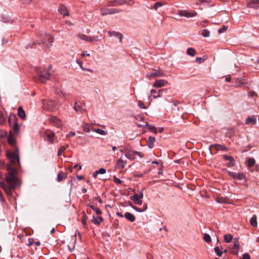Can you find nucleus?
<instances>
[{
  "label": "nucleus",
  "instance_id": "nucleus-1",
  "mask_svg": "<svg viewBox=\"0 0 259 259\" xmlns=\"http://www.w3.org/2000/svg\"><path fill=\"white\" fill-rule=\"evenodd\" d=\"M7 169L9 172L6 176V180L11 188L14 189L17 184V178L16 176L17 171L15 168H13L11 166H8Z\"/></svg>",
  "mask_w": 259,
  "mask_h": 259
},
{
  "label": "nucleus",
  "instance_id": "nucleus-2",
  "mask_svg": "<svg viewBox=\"0 0 259 259\" xmlns=\"http://www.w3.org/2000/svg\"><path fill=\"white\" fill-rule=\"evenodd\" d=\"M51 68L52 66L49 65L48 70H44L42 71L40 70L38 72V75L35 77V80L42 83H45L47 80H48L50 78L51 74L49 72V70L51 69Z\"/></svg>",
  "mask_w": 259,
  "mask_h": 259
},
{
  "label": "nucleus",
  "instance_id": "nucleus-3",
  "mask_svg": "<svg viewBox=\"0 0 259 259\" xmlns=\"http://www.w3.org/2000/svg\"><path fill=\"white\" fill-rule=\"evenodd\" d=\"M42 102L43 108L49 111H54L58 107V103L52 100H43Z\"/></svg>",
  "mask_w": 259,
  "mask_h": 259
},
{
  "label": "nucleus",
  "instance_id": "nucleus-4",
  "mask_svg": "<svg viewBox=\"0 0 259 259\" xmlns=\"http://www.w3.org/2000/svg\"><path fill=\"white\" fill-rule=\"evenodd\" d=\"M7 156L13 164H20L18 149L13 152H8Z\"/></svg>",
  "mask_w": 259,
  "mask_h": 259
},
{
  "label": "nucleus",
  "instance_id": "nucleus-5",
  "mask_svg": "<svg viewBox=\"0 0 259 259\" xmlns=\"http://www.w3.org/2000/svg\"><path fill=\"white\" fill-rule=\"evenodd\" d=\"M143 197V194L142 192H140L139 194H135L134 195L130 196V199L134 201L135 204L141 205Z\"/></svg>",
  "mask_w": 259,
  "mask_h": 259
},
{
  "label": "nucleus",
  "instance_id": "nucleus-6",
  "mask_svg": "<svg viewBox=\"0 0 259 259\" xmlns=\"http://www.w3.org/2000/svg\"><path fill=\"white\" fill-rule=\"evenodd\" d=\"M42 37L43 38V40H41L40 41H37L36 43L40 44L41 43H47L49 42L50 46L52 45V43L53 41V38L50 35H48L45 33L42 34Z\"/></svg>",
  "mask_w": 259,
  "mask_h": 259
},
{
  "label": "nucleus",
  "instance_id": "nucleus-7",
  "mask_svg": "<svg viewBox=\"0 0 259 259\" xmlns=\"http://www.w3.org/2000/svg\"><path fill=\"white\" fill-rule=\"evenodd\" d=\"M127 163V160L123 159V156L121 155L120 158H119L116 162L115 167L116 169H123L125 167Z\"/></svg>",
  "mask_w": 259,
  "mask_h": 259
},
{
  "label": "nucleus",
  "instance_id": "nucleus-8",
  "mask_svg": "<svg viewBox=\"0 0 259 259\" xmlns=\"http://www.w3.org/2000/svg\"><path fill=\"white\" fill-rule=\"evenodd\" d=\"M228 174L235 180H243L245 179V176L242 172L235 173L230 171H228Z\"/></svg>",
  "mask_w": 259,
  "mask_h": 259
},
{
  "label": "nucleus",
  "instance_id": "nucleus-9",
  "mask_svg": "<svg viewBox=\"0 0 259 259\" xmlns=\"http://www.w3.org/2000/svg\"><path fill=\"white\" fill-rule=\"evenodd\" d=\"M178 15L180 16H183L187 18H190L196 16L197 13L195 11H193V12H190L186 10H181L179 11Z\"/></svg>",
  "mask_w": 259,
  "mask_h": 259
},
{
  "label": "nucleus",
  "instance_id": "nucleus-10",
  "mask_svg": "<svg viewBox=\"0 0 259 259\" xmlns=\"http://www.w3.org/2000/svg\"><path fill=\"white\" fill-rule=\"evenodd\" d=\"M77 37L78 38H79L80 39L85 40L87 41L93 42V41H97L98 40V39L97 38H96L95 37L89 36H87L85 34H81V33L78 34L77 35Z\"/></svg>",
  "mask_w": 259,
  "mask_h": 259
},
{
  "label": "nucleus",
  "instance_id": "nucleus-11",
  "mask_svg": "<svg viewBox=\"0 0 259 259\" xmlns=\"http://www.w3.org/2000/svg\"><path fill=\"white\" fill-rule=\"evenodd\" d=\"M239 242L238 239L235 238L233 241V246L231 248V252L234 254H237L238 253V249L239 247Z\"/></svg>",
  "mask_w": 259,
  "mask_h": 259
},
{
  "label": "nucleus",
  "instance_id": "nucleus-12",
  "mask_svg": "<svg viewBox=\"0 0 259 259\" xmlns=\"http://www.w3.org/2000/svg\"><path fill=\"white\" fill-rule=\"evenodd\" d=\"M49 120L51 123L57 127H60L62 125V121L56 117H51Z\"/></svg>",
  "mask_w": 259,
  "mask_h": 259
},
{
  "label": "nucleus",
  "instance_id": "nucleus-13",
  "mask_svg": "<svg viewBox=\"0 0 259 259\" xmlns=\"http://www.w3.org/2000/svg\"><path fill=\"white\" fill-rule=\"evenodd\" d=\"M118 11L114 9H106L102 8L101 9V13L102 16H105L108 14H114L117 13Z\"/></svg>",
  "mask_w": 259,
  "mask_h": 259
},
{
  "label": "nucleus",
  "instance_id": "nucleus-14",
  "mask_svg": "<svg viewBox=\"0 0 259 259\" xmlns=\"http://www.w3.org/2000/svg\"><path fill=\"white\" fill-rule=\"evenodd\" d=\"M214 149L215 150H217V151H228V149L222 145H220V144H212L211 145L209 146V149L210 150H211V149Z\"/></svg>",
  "mask_w": 259,
  "mask_h": 259
},
{
  "label": "nucleus",
  "instance_id": "nucleus-15",
  "mask_svg": "<svg viewBox=\"0 0 259 259\" xmlns=\"http://www.w3.org/2000/svg\"><path fill=\"white\" fill-rule=\"evenodd\" d=\"M167 83L168 82L167 80L164 79H157L154 82L153 87L158 88L165 86Z\"/></svg>",
  "mask_w": 259,
  "mask_h": 259
},
{
  "label": "nucleus",
  "instance_id": "nucleus-16",
  "mask_svg": "<svg viewBox=\"0 0 259 259\" xmlns=\"http://www.w3.org/2000/svg\"><path fill=\"white\" fill-rule=\"evenodd\" d=\"M247 7L251 9L259 8V0H251L247 4Z\"/></svg>",
  "mask_w": 259,
  "mask_h": 259
},
{
  "label": "nucleus",
  "instance_id": "nucleus-17",
  "mask_svg": "<svg viewBox=\"0 0 259 259\" xmlns=\"http://www.w3.org/2000/svg\"><path fill=\"white\" fill-rule=\"evenodd\" d=\"M124 151L125 152V156L127 159L133 160L135 158V151L132 150H126L125 149H124Z\"/></svg>",
  "mask_w": 259,
  "mask_h": 259
},
{
  "label": "nucleus",
  "instance_id": "nucleus-18",
  "mask_svg": "<svg viewBox=\"0 0 259 259\" xmlns=\"http://www.w3.org/2000/svg\"><path fill=\"white\" fill-rule=\"evenodd\" d=\"M223 158L226 160H230V162L227 165V166L231 167L235 165V160L232 156L224 155Z\"/></svg>",
  "mask_w": 259,
  "mask_h": 259
},
{
  "label": "nucleus",
  "instance_id": "nucleus-19",
  "mask_svg": "<svg viewBox=\"0 0 259 259\" xmlns=\"http://www.w3.org/2000/svg\"><path fill=\"white\" fill-rule=\"evenodd\" d=\"M164 90H158L157 91L156 90H151V93L152 95L153 98L154 99H156L161 97L162 92Z\"/></svg>",
  "mask_w": 259,
  "mask_h": 259
},
{
  "label": "nucleus",
  "instance_id": "nucleus-20",
  "mask_svg": "<svg viewBox=\"0 0 259 259\" xmlns=\"http://www.w3.org/2000/svg\"><path fill=\"white\" fill-rule=\"evenodd\" d=\"M84 105L80 102H75L74 105L75 110L78 113H82L84 109H83Z\"/></svg>",
  "mask_w": 259,
  "mask_h": 259
},
{
  "label": "nucleus",
  "instance_id": "nucleus-21",
  "mask_svg": "<svg viewBox=\"0 0 259 259\" xmlns=\"http://www.w3.org/2000/svg\"><path fill=\"white\" fill-rule=\"evenodd\" d=\"M0 186L2 188H3L5 191V192L8 194H10L11 193V191H12V189L11 188V187L9 185L7 186L4 182H3V181L0 182Z\"/></svg>",
  "mask_w": 259,
  "mask_h": 259
},
{
  "label": "nucleus",
  "instance_id": "nucleus-22",
  "mask_svg": "<svg viewBox=\"0 0 259 259\" xmlns=\"http://www.w3.org/2000/svg\"><path fill=\"white\" fill-rule=\"evenodd\" d=\"M147 75L148 77L161 76L163 75V72L160 70H155L153 72L148 73Z\"/></svg>",
  "mask_w": 259,
  "mask_h": 259
},
{
  "label": "nucleus",
  "instance_id": "nucleus-23",
  "mask_svg": "<svg viewBox=\"0 0 259 259\" xmlns=\"http://www.w3.org/2000/svg\"><path fill=\"white\" fill-rule=\"evenodd\" d=\"M155 142V138L152 136H150L147 141V145L150 149L153 148L154 145V143Z\"/></svg>",
  "mask_w": 259,
  "mask_h": 259
},
{
  "label": "nucleus",
  "instance_id": "nucleus-24",
  "mask_svg": "<svg viewBox=\"0 0 259 259\" xmlns=\"http://www.w3.org/2000/svg\"><path fill=\"white\" fill-rule=\"evenodd\" d=\"M108 33L110 36H115L119 38V41L121 42L122 39V35L121 33H118L115 31H108Z\"/></svg>",
  "mask_w": 259,
  "mask_h": 259
},
{
  "label": "nucleus",
  "instance_id": "nucleus-25",
  "mask_svg": "<svg viewBox=\"0 0 259 259\" xmlns=\"http://www.w3.org/2000/svg\"><path fill=\"white\" fill-rule=\"evenodd\" d=\"M59 11L60 14L64 16L68 15V12L66 7L64 5H60L59 8Z\"/></svg>",
  "mask_w": 259,
  "mask_h": 259
},
{
  "label": "nucleus",
  "instance_id": "nucleus-26",
  "mask_svg": "<svg viewBox=\"0 0 259 259\" xmlns=\"http://www.w3.org/2000/svg\"><path fill=\"white\" fill-rule=\"evenodd\" d=\"M256 121V118L254 116H248L247 118L246 119L245 123L246 124H255Z\"/></svg>",
  "mask_w": 259,
  "mask_h": 259
},
{
  "label": "nucleus",
  "instance_id": "nucleus-27",
  "mask_svg": "<svg viewBox=\"0 0 259 259\" xmlns=\"http://www.w3.org/2000/svg\"><path fill=\"white\" fill-rule=\"evenodd\" d=\"M18 115L23 119H25L26 118L25 112L21 107H19L18 108Z\"/></svg>",
  "mask_w": 259,
  "mask_h": 259
},
{
  "label": "nucleus",
  "instance_id": "nucleus-28",
  "mask_svg": "<svg viewBox=\"0 0 259 259\" xmlns=\"http://www.w3.org/2000/svg\"><path fill=\"white\" fill-rule=\"evenodd\" d=\"M106 172L105 168H101L98 170L95 171L93 174L94 178H96L99 174H104Z\"/></svg>",
  "mask_w": 259,
  "mask_h": 259
},
{
  "label": "nucleus",
  "instance_id": "nucleus-29",
  "mask_svg": "<svg viewBox=\"0 0 259 259\" xmlns=\"http://www.w3.org/2000/svg\"><path fill=\"white\" fill-rule=\"evenodd\" d=\"M103 221V219L101 217H98L97 218L93 217L92 222L96 225H99Z\"/></svg>",
  "mask_w": 259,
  "mask_h": 259
},
{
  "label": "nucleus",
  "instance_id": "nucleus-30",
  "mask_svg": "<svg viewBox=\"0 0 259 259\" xmlns=\"http://www.w3.org/2000/svg\"><path fill=\"white\" fill-rule=\"evenodd\" d=\"M125 218L131 222L135 221V217L130 212H126L124 214Z\"/></svg>",
  "mask_w": 259,
  "mask_h": 259
},
{
  "label": "nucleus",
  "instance_id": "nucleus-31",
  "mask_svg": "<svg viewBox=\"0 0 259 259\" xmlns=\"http://www.w3.org/2000/svg\"><path fill=\"white\" fill-rule=\"evenodd\" d=\"M214 252L216 253L217 255L218 256H219V257L222 256V255L223 254V251H222V250H223L222 247L217 246L214 248Z\"/></svg>",
  "mask_w": 259,
  "mask_h": 259
},
{
  "label": "nucleus",
  "instance_id": "nucleus-32",
  "mask_svg": "<svg viewBox=\"0 0 259 259\" xmlns=\"http://www.w3.org/2000/svg\"><path fill=\"white\" fill-rule=\"evenodd\" d=\"M187 54L191 57H194L196 55V50L193 48H189L187 50Z\"/></svg>",
  "mask_w": 259,
  "mask_h": 259
},
{
  "label": "nucleus",
  "instance_id": "nucleus-33",
  "mask_svg": "<svg viewBox=\"0 0 259 259\" xmlns=\"http://www.w3.org/2000/svg\"><path fill=\"white\" fill-rule=\"evenodd\" d=\"M224 240L227 243H230L233 239V236L231 234H227L224 236Z\"/></svg>",
  "mask_w": 259,
  "mask_h": 259
},
{
  "label": "nucleus",
  "instance_id": "nucleus-34",
  "mask_svg": "<svg viewBox=\"0 0 259 259\" xmlns=\"http://www.w3.org/2000/svg\"><path fill=\"white\" fill-rule=\"evenodd\" d=\"M256 216L255 215H254L252 217L250 220V224L253 227H256L257 225V223L256 221Z\"/></svg>",
  "mask_w": 259,
  "mask_h": 259
},
{
  "label": "nucleus",
  "instance_id": "nucleus-35",
  "mask_svg": "<svg viewBox=\"0 0 259 259\" xmlns=\"http://www.w3.org/2000/svg\"><path fill=\"white\" fill-rule=\"evenodd\" d=\"M91 130L101 135H106L107 134L105 131L100 128H91Z\"/></svg>",
  "mask_w": 259,
  "mask_h": 259
},
{
  "label": "nucleus",
  "instance_id": "nucleus-36",
  "mask_svg": "<svg viewBox=\"0 0 259 259\" xmlns=\"http://www.w3.org/2000/svg\"><path fill=\"white\" fill-rule=\"evenodd\" d=\"M13 129L15 134H18L19 133V126L18 123L17 122L16 120L15 119L14 121V124L13 126Z\"/></svg>",
  "mask_w": 259,
  "mask_h": 259
},
{
  "label": "nucleus",
  "instance_id": "nucleus-37",
  "mask_svg": "<svg viewBox=\"0 0 259 259\" xmlns=\"http://www.w3.org/2000/svg\"><path fill=\"white\" fill-rule=\"evenodd\" d=\"M143 127L145 126H148V129L151 132L154 133L155 134H156V128L153 125H149L147 122L146 123L145 125L143 126Z\"/></svg>",
  "mask_w": 259,
  "mask_h": 259
},
{
  "label": "nucleus",
  "instance_id": "nucleus-38",
  "mask_svg": "<svg viewBox=\"0 0 259 259\" xmlns=\"http://www.w3.org/2000/svg\"><path fill=\"white\" fill-rule=\"evenodd\" d=\"M55 136V134L54 133H48L47 134V138L48 141H49L50 143H54V137Z\"/></svg>",
  "mask_w": 259,
  "mask_h": 259
},
{
  "label": "nucleus",
  "instance_id": "nucleus-39",
  "mask_svg": "<svg viewBox=\"0 0 259 259\" xmlns=\"http://www.w3.org/2000/svg\"><path fill=\"white\" fill-rule=\"evenodd\" d=\"M203 239L207 243H210L211 241V239L210 235L207 233L203 234Z\"/></svg>",
  "mask_w": 259,
  "mask_h": 259
},
{
  "label": "nucleus",
  "instance_id": "nucleus-40",
  "mask_svg": "<svg viewBox=\"0 0 259 259\" xmlns=\"http://www.w3.org/2000/svg\"><path fill=\"white\" fill-rule=\"evenodd\" d=\"M255 162V160L253 158H250L248 159L247 163V166L249 167H252Z\"/></svg>",
  "mask_w": 259,
  "mask_h": 259
},
{
  "label": "nucleus",
  "instance_id": "nucleus-41",
  "mask_svg": "<svg viewBox=\"0 0 259 259\" xmlns=\"http://www.w3.org/2000/svg\"><path fill=\"white\" fill-rule=\"evenodd\" d=\"M123 4V3L121 1L115 0L113 2H111L110 4H109V6H119Z\"/></svg>",
  "mask_w": 259,
  "mask_h": 259
},
{
  "label": "nucleus",
  "instance_id": "nucleus-42",
  "mask_svg": "<svg viewBox=\"0 0 259 259\" xmlns=\"http://www.w3.org/2000/svg\"><path fill=\"white\" fill-rule=\"evenodd\" d=\"M244 83V80L242 78H237L236 79L235 85L240 87Z\"/></svg>",
  "mask_w": 259,
  "mask_h": 259
},
{
  "label": "nucleus",
  "instance_id": "nucleus-43",
  "mask_svg": "<svg viewBox=\"0 0 259 259\" xmlns=\"http://www.w3.org/2000/svg\"><path fill=\"white\" fill-rule=\"evenodd\" d=\"M83 130L87 133L90 132V125L88 123H84L82 125Z\"/></svg>",
  "mask_w": 259,
  "mask_h": 259
},
{
  "label": "nucleus",
  "instance_id": "nucleus-44",
  "mask_svg": "<svg viewBox=\"0 0 259 259\" xmlns=\"http://www.w3.org/2000/svg\"><path fill=\"white\" fill-rule=\"evenodd\" d=\"M68 147V145H67L66 146H61L58 150V156H61L63 152L65 150L66 148Z\"/></svg>",
  "mask_w": 259,
  "mask_h": 259
},
{
  "label": "nucleus",
  "instance_id": "nucleus-45",
  "mask_svg": "<svg viewBox=\"0 0 259 259\" xmlns=\"http://www.w3.org/2000/svg\"><path fill=\"white\" fill-rule=\"evenodd\" d=\"M66 177V175L64 173L59 172L57 176L58 181L60 182L64 179Z\"/></svg>",
  "mask_w": 259,
  "mask_h": 259
},
{
  "label": "nucleus",
  "instance_id": "nucleus-46",
  "mask_svg": "<svg viewBox=\"0 0 259 259\" xmlns=\"http://www.w3.org/2000/svg\"><path fill=\"white\" fill-rule=\"evenodd\" d=\"M90 207L94 210L95 211V212L97 214H98V215H100L102 213V212L100 210V209L98 208V207H95L93 205H91L90 206Z\"/></svg>",
  "mask_w": 259,
  "mask_h": 259
},
{
  "label": "nucleus",
  "instance_id": "nucleus-47",
  "mask_svg": "<svg viewBox=\"0 0 259 259\" xmlns=\"http://www.w3.org/2000/svg\"><path fill=\"white\" fill-rule=\"evenodd\" d=\"M8 142L10 144H11L12 146L14 145L15 144V139L11 136H9V137L8 138Z\"/></svg>",
  "mask_w": 259,
  "mask_h": 259
},
{
  "label": "nucleus",
  "instance_id": "nucleus-48",
  "mask_svg": "<svg viewBox=\"0 0 259 259\" xmlns=\"http://www.w3.org/2000/svg\"><path fill=\"white\" fill-rule=\"evenodd\" d=\"M210 32L207 29H203L202 32L203 36L207 37L209 36Z\"/></svg>",
  "mask_w": 259,
  "mask_h": 259
},
{
  "label": "nucleus",
  "instance_id": "nucleus-49",
  "mask_svg": "<svg viewBox=\"0 0 259 259\" xmlns=\"http://www.w3.org/2000/svg\"><path fill=\"white\" fill-rule=\"evenodd\" d=\"M162 5H163L161 2H158L155 3V4H154V5L153 6V8L154 10H157L158 8L162 6Z\"/></svg>",
  "mask_w": 259,
  "mask_h": 259
},
{
  "label": "nucleus",
  "instance_id": "nucleus-50",
  "mask_svg": "<svg viewBox=\"0 0 259 259\" xmlns=\"http://www.w3.org/2000/svg\"><path fill=\"white\" fill-rule=\"evenodd\" d=\"M206 60V58L197 57L195 59V61L198 63H201Z\"/></svg>",
  "mask_w": 259,
  "mask_h": 259
},
{
  "label": "nucleus",
  "instance_id": "nucleus-51",
  "mask_svg": "<svg viewBox=\"0 0 259 259\" xmlns=\"http://www.w3.org/2000/svg\"><path fill=\"white\" fill-rule=\"evenodd\" d=\"M227 29H228V26H223V27L222 28L219 29L218 32L219 33H223V32H225L227 30Z\"/></svg>",
  "mask_w": 259,
  "mask_h": 259
},
{
  "label": "nucleus",
  "instance_id": "nucleus-52",
  "mask_svg": "<svg viewBox=\"0 0 259 259\" xmlns=\"http://www.w3.org/2000/svg\"><path fill=\"white\" fill-rule=\"evenodd\" d=\"M138 105L140 108L141 109H146V107L144 105V103L142 101H139L138 102Z\"/></svg>",
  "mask_w": 259,
  "mask_h": 259
},
{
  "label": "nucleus",
  "instance_id": "nucleus-53",
  "mask_svg": "<svg viewBox=\"0 0 259 259\" xmlns=\"http://www.w3.org/2000/svg\"><path fill=\"white\" fill-rule=\"evenodd\" d=\"M113 181L115 183L117 184H121L122 181L120 180L119 179L116 178V177H114Z\"/></svg>",
  "mask_w": 259,
  "mask_h": 259
},
{
  "label": "nucleus",
  "instance_id": "nucleus-54",
  "mask_svg": "<svg viewBox=\"0 0 259 259\" xmlns=\"http://www.w3.org/2000/svg\"><path fill=\"white\" fill-rule=\"evenodd\" d=\"M5 121V118L3 113L0 112V124H2Z\"/></svg>",
  "mask_w": 259,
  "mask_h": 259
},
{
  "label": "nucleus",
  "instance_id": "nucleus-55",
  "mask_svg": "<svg viewBox=\"0 0 259 259\" xmlns=\"http://www.w3.org/2000/svg\"><path fill=\"white\" fill-rule=\"evenodd\" d=\"M135 155H138L140 157L142 158L144 157V154L141 152L135 151Z\"/></svg>",
  "mask_w": 259,
  "mask_h": 259
},
{
  "label": "nucleus",
  "instance_id": "nucleus-56",
  "mask_svg": "<svg viewBox=\"0 0 259 259\" xmlns=\"http://www.w3.org/2000/svg\"><path fill=\"white\" fill-rule=\"evenodd\" d=\"M77 63L79 65L80 67L82 69H86V68H84L82 66V62L81 61L77 60L76 61Z\"/></svg>",
  "mask_w": 259,
  "mask_h": 259
},
{
  "label": "nucleus",
  "instance_id": "nucleus-57",
  "mask_svg": "<svg viewBox=\"0 0 259 259\" xmlns=\"http://www.w3.org/2000/svg\"><path fill=\"white\" fill-rule=\"evenodd\" d=\"M0 201L2 203H3L5 201V200H4V196H3V194L2 192L1 191H0Z\"/></svg>",
  "mask_w": 259,
  "mask_h": 259
},
{
  "label": "nucleus",
  "instance_id": "nucleus-58",
  "mask_svg": "<svg viewBox=\"0 0 259 259\" xmlns=\"http://www.w3.org/2000/svg\"><path fill=\"white\" fill-rule=\"evenodd\" d=\"M87 217L85 214H84L83 217V220H82V224L83 225H85L87 224Z\"/></svg>",
  "mask_w": 259,
  "mask_h": 259
},
{
  "label": "nucleus",
  "instance_id": "nucleus-59",
  "mask_svg": "<svg viewBox=\"0 0 259 259\" xmlns=\"http://www.w3.org/2000/svg\"><path fill=\"white\" fill-rule=\"evenodd\" d=\"M34 243V239L32 238H30L28 239V246H31Z\"/></svg>",
  "mask_w": 259,
  "mask_h": 259
},
{
  "label": "nucleus",
  "instance_id": "nucleus-60",
  "mask_svg": "<svg viewBox=\"0 0 259 259\" xmlns=\"http://www.w3.org/2000/svg\"><path fill=\"white\" fill-rule=\"evenodd\" d=\"M75 135V133L73 132H70L67 135V137L69 138L71 137H73Z\"/></svg>",
  "mask_w": 259,
  "mask_h": 259
},
{
  "label": "nucleus",
  "instance_id": "nucleus-61",
  "mask_svg": "<svg viewBox=\"0 0 259 259\" xmlns=\"http://www.w3.org/2000/svg\"><path fill=\"white\" fill-rule=\"evenodd\" d=\"M250 257L249 254L245 253L243 255V259H250Z\"/></svg>",
  "mask_w": 259,
  "mask_h": 259
},
{
  "label": "nucleus",
  "instance_id": "nucleus-62",
  "mask_svg": "<svg viewBox=\"0 0 259 259\" xmlns=\"http://www.w3.org/2000/svg\"><path fill=\"white\" fill-rule=\"evenodd\" d=\"M146 174H147V172L145 171V172H144V174H135V176L136 177H142L144 176V175Z\"/></svg>",
  "mask_w": 259,
  "mask_h": 259
},
{
  "label": "nucleus",
  "instance_id": "nucleus-63",
  "mask_svg": "<svg viewBox=\"0 0 259 259\" xmlns=\"http://www.w3.org/2000/svg\"><path fill=\"white\" fill-rule=\"evenodd\" d=\"M81 56H82V57H84V56H88V57L90 56V54H88V53H87V52H82V53H81Z\"/></svg>",
  "mask_w": 259,
  "mask_h": 259
},
{
  "label": "nucleus",
  "instance_id": "nucleus-64",
  "mask_svg": "<svg viewBox=\"0 0 259 259\" xmlns=\"http://www.w3.org/2000/svg\"><path fill=\"white\" fill-rule=\"evenodd\" d=\"M74 168H77L79 170H80L81 169V166L78 164H76L75 165Z\"/></svg>",
  "mask_w": 259,
  "mask_h": 259
}]
</instances>
